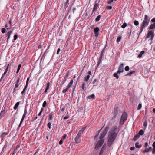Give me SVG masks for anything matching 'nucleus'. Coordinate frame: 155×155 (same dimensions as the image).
<instances>
[{"label":"nucleus","mask_w":155,"mask_h":155,"mask_svg":"<svg viewBox=\"0 0 155 155\" xmlns=\"http://www.w3.org/2000/svg\"><path fill=\"white\" fill-rule=\"evenodd\" d=\"M81 136H79V135H77L76 136V137L74 139V140L75 141V142L77 143H80L81 142Z\"/></svg>","instance_id":"6e6552de"},{"label":"nucleus","mask_w":155,"mask_h":155,"mask_svg":"<svg viewBox=\"0 0 155 155\" xmlns=\"http://www.w3.org/2000/svg\"><path fill=\"white\" fill-rule=\"evenodd\" d=\"M140 137V136L139 135V134H137L135 136L133 139V141H135L137 140Z\"/></svg>","instance_id":"ddd939ff"},{"label":"nucleus","mask_w":155,"mask_h":155,"mask_svg":"<svg viewBox=\"0 0 155 155\" xmlns=\"http://www.w3.org/2000/svg\"><path fill=\"white\" fill-rule=\"evenodd\" d=\"M141 107H142V104L141 103H140V104H139L138 105L137 109L138 110H140L141 109Z\"/></svg>","instance_id":"e433bc0d"},{"label":"nucleus","mask_w":155,"mask_h":155,"mask_svg":"<svg viewBox=\"0 0 155 155\" xmlns=\"http://www.w3.org/2000/svg\"><path fill=\"white\" fill-rule=\"evenodd\" d=\"M68 74H67L66 75H65V76L64 77L63 79V81L61 84V85H62L67 80V78L68 77Z\"/></svg>","instance_id":"9b49d317"},{"label":"nucleus","mask_w":155,"mask_h":155,"mask_svg":"<svg viewBox=\"0 0 155 155\" xmlns=\"http://www.w3.org/2000/svg\"><path fill=\"white\" fill-rule=\"evenodd\" d=\"M104 125H104L101 129H100V130H99L97 131V132L96 133V135H95V136L94 137V138L95 139L96 138V137L98 136V135H99V134L100 131H101V130L104 127Z\"/></svg>","instance_id":"4468645a"},{"label":"nucleus","mask_w":155,"mask_h":155,"mask_svg":"<svg viewBox=\"0 0 155 155\" xmlns=\"http://www.w3.org/2000/svg\"><path fill=\"white\" fill-rule=\"evenodd\" d=\"M18 38V35H15L14 36V40H15Z\"/></svg>","instance_id":"6e6d98bb"},{"label":"nucleus","mask_w":155,"mask_h":155,"mask_svg":"<svg viewBox=\"0 0 155 155\" xmlns=\"http://www.w3.org/2000/svg\"><path fill=\"white\" fill-rule=\"evenodd\" d=\"M134 24L136 26H137L139 24V22L137 20H135L134 21Z\"/></svg>","instance_id":"a19ab883"},{"label":"nucleus","mask_w":155,"mask_h":155,"mask_svg":"<svg viewBox=\"0 0 155 155\" xmlns=\"http://www.w3.org/2000/svg\"><path fill=\"white\" fill-rule=\"evenodd\" d=\"M2 32L3 33H5L6 31V29L4 28H2L1 30Z\"/></svg>","instance_id":"49530a36"},{"label":"nucleus","mask_w":155,"mask_h":155,"mask_svg":"<svg viewBox=\"0 0 155 155\" xmlns=\"http://www.w3.org/2000/svg\"><path fill=\"white\" fill-rule=\"evenodd\" d=\"M39 149H38L37 150H36V152H35V153L34 154V155H36L37 153H38V152L39 151Z\"/></svg>","instance_id":"e2e57ef3"},{"label":"nucleus","mask_w":155,"mask_h":155,"mask_svg":"<svg viewBox=\"0 0 155 155\" xmlns=\"http://www.w3.org/2000/svg\"><path fill=\"white\" fill-rule=\"evenodd\" d=\"M127 26V24L125 22L123 23V25L121 26V27L122 28H124Z\"/></svg>","instance_id":"79ce46f5"},{"label":"nucleus","mask_w":155,"mask_h":155,"mask_svg":"<svg viewBox=\"0 0 155 155\" xmlns=\"http://www.w3.org/2000/svg\"><path fill=\"white\" fill-rule=\"evenodd\" d=\"M152 146L153 147V148H155V141L153 143Z\"/></svg>","instance_id":"774afa93"},{"label":"nucleus","mask_w":155,"mask_h":155,"mask_svg":"<svg viewBox=\"0 0 155 155\" xmlns=\"http://www.w3.org/2000/svg\"><path fill=\"white\" fill-rule=\"evenodd\" d=\"M101 146L98 143H97L95 146V149L96 150H97Z\"/></svg>","instance_id":"473e14b6"},{"label":"nucleus","mask_w":155,"mask_h":155,"mask_svg":"<svg viewBox=\"0 0 155 155\" xmlns=\"http://www.w3.org/2000/svg\"><path fill=\"white\" fill-rule=\"evenodd\" d=\"M86 128V127L82 128L81 130H79L77 134L78 135H79V136H81V135L82 134V133L84 130Z\"/></svg>","instance_id":"f8f14e48"},{"label":"nucleus","mask_w":155,"mask_h":155,"mask_svg":"<svg viewBox=\"0 0 155 155\" xmlns=\"http://www.w3.org/2000/svg\"><path fill=\"white\" fill-rule=\"evenodd\" d=\"M127 113L125 112L123 113L121 117L120 124L121 125L124 124V122L127 120Z\"/></svg>","instance_id":"39448f33"},{"label":"nucleus","mask_w":155,"mask_h":155,"mask_svg":"<svg viewBox=\"0 0 155 155\" xmlns=\"http://www.w3.org/2000/svg\"><path fill=\"white\" fill-rule=\"evenodd\" d=\"M117 128L116 126H114L110 130V133L108 135L107 145L109 147L111 146L116 138L117 133L116 132V130Z\"/></svg>","instance_id":"f257e3e1"},{"label":"nucleus","mask_w":155,"mask_h":155,"mask_svg":"<svg viewBox=\"0 0 155 155\" xmlns=\"http://www.w3.org/2000/svg\"><path fill=\"white\" fill-rule=\"evenodd\" d=\"M147 120H145L144 123H143V126L146 127L147 126Z\"/></svg>","instance_id":"de8ad7c7"},{"label":"nucleus","mask_w":155,"mask_h":155,"mask_svg":"<svg viewBox=\"0 0 155 155\" xmlns=\"http://www.w3.org/2000/svg\"><path fill=\"white\" fill-rule=\"evenodd\" d=\"M49 47H50V46H48V47L47 49L46 50V51H45V53H44V55H45V54H46L48 52V50L49 49Z\"/></svg>","instance_id":"8fccbe9b"},{"label":"nucleus","mask_w":155,"mask_h":155,"mask_svg":"<svg viewBox=\"0 0 155 155\" xmlns=\"http://www.w3.org/2000/svg\"><path fill=\"white\" fill-rule=\"evenodd\" d=\"M20 84L18 83H16V84L15 85V87L14 89L13 93H15L16 91L18 90V87L19 86Z\"/></svg>","instance_id":"1a4fd4ad"},{"label":"nucleus","mask_w":155,"mask_h":155,"mask_svg":"<svg viewBox=\"0 0 155 155\" xmlns=\"http://www.w3.org/2000/svg\"><path fill=\"white\" fill-rule=\"evenodd\" d=\"M20 102H18L16 103L13 107L14 110H16L17 109L18 107L20 104Z\"/></svg>","instance_id":"aec40b11"},{"label":"nucleus","mask_w":155,"mask_h":155,"mask_svg":"<svg viewBox=\"0 0 155 155\" xmlns=\"http://www.w3.org/2000/svg\"><path fill=\"white\" fill-rule=\"evenodd\" d=\"M73 83V80H71L69 83L68 84L66 88L65 89H63L62 91V92L65 93L68 91V90L72 86Z\"/></svg>","instance_id":"423d86ee"},{"label":"nucleus","mask_w":155,"mask_h":155,"mask_svg":"<svg viewBox=\"0 0 155 155\" xmlns=\"http://www.w3.org/2000/svg\"><path fill=\"white\" fill-rule=\"evenodd\" d=\"M63 140H60L59 142V144L60 145H61L62 144Z\"/></svg>","instance_id":"338daca9"},{"label":"nucleus","mask_w":155,"mask_h":155,"mask_svg":"<svg viewBox=\"0 0 155 155\" xmlns=\"http://www.w3.org/2000/svg\"><path fill=\"white\" fill-rule=\"evenodd\" d=\"M25 117H24L22 116L21 120L20 122V123H21V124H22V123L24 121V119Z\"/></svg>","instance_id":"603ef678"},{"label":"nucleus","mask_w":155,"mask_h":155,"mask_svg":"<svg viewBox=\"0 0 155 155\" xmlns=\"http://www.w3.org/2000/svg\"><path fill=\"white\" fill-rule=\"evenodd\" d=\"M129 67L128 66H127L125 68V70L126 71H128L129 70Z\"/></svg>","instance_id":"09e8293b"},{"label":"nucleus","mask_w":155,"mask_h":155,"mask_svg":"<svg viewBox=\"0 0 155 155\" xmlns=\"http://www.w3.org/2000/svg\"><path fill=\"white\" fill-rule=\"evenodd\" d=\"M50 85V83L49 82H48L47 83V86H46L45 90V91H44L45 93H46V92H47V90L49 88Z\"/></svg>","instance_id":"4be33fe9"},{"label":"nucleus","mask_w":155,"mask_h":155,"mask_svg":"<svg viewBox=\"0 0 155 155\" xmlns=\"http://www.w3.org/2000/svg\"><path fill=\"white\" fill-rule=\"evenodd\" d=\"M5 75H4V74H3L2 75V76L1 78V79H0V82L1 81V80H2V79H3L4 78V76Z\"/></svg>","instance_id":"052dcab7"},{"label":"nucleus","mask_w":155,"mask_h":155,"mask_svg":"<svg viewBox=\"0 0 155 155\" xmlns=\"http://www.w3.org/2000/svg\"><path fill=\"white\" fill-rule=\"evenodd\" d=\"M12 31H8L7 34H6V37H7V41H8V39L10 38V35L12 33Z\"/></svg>","instance_id":"9d476101"},{"label":"nucleus","mask_w":155,"mask_h":155,"mask_svg":"<svg viewBox=\"0 0 155 155\" xmlns=\"http://www.w3.org/2000/svg\"><path fill=\"white\" fill-rule=\"evenodd\" d=\"M100 30L99 27H97L94 29V32L95 34V36L96 37H97L99 35V31Z\"/></svg>","instance_id":"0eeeda50"},{"label":"nucleus","mask_w":155,"mask_h":155,"mask_svg":"<svg viewBox=\"0 0 155 155\" xmlns=\"http://www.w3.org/2000/svg\"><path fill=\"white\" fill-rule=\"evenodd\" d=\"M145 52L144 51H142L138 55V57L139 58H140L142 57V55Z\"/></svg>","instance_id":"a878e982"},{"label":"nucleus","mask_w":155,"mask_h":155,"mask_svg":"<svg viewBox=\"0 0 155 155\" xmlns=\"http://www.w3.org/2000/svg\"><path fill=\"white\" fill-rule=\"evenodd\" d=\"M151 21L154 23H155V18L152 19L151 20Z\"/></svg>","instance_id":"bf43d9fd"},{"label":"nucleus","mask_w":155,"mask_h":155,"mask_svg":"<svg viewBox=\"0 0 155 155\" xmlns=\"http://www.w3.org/2000/svg\"><path fill=\"white\" fill-rule=\"evenodd\" d=\"M20 146L19 145H18L16 146L15 148V149H14V150L13 151V153H16L17 151L18 150V149L20 148Z\"/></svg>","instance_id":"412c9836"},{"label":"nucleus","mask_w":155,"mask_h":155,"mask_svg":"<svg viewBox=\"0 0 155 155\" xmlns=\"http://www.w3.org/2000/svg\"><path fill=\"white\" fill-rule=\"evenodd\" d=\"M150 18L147 15H144V20L140 25L139 32V34L143 31L144 29L146 27L149 25L150 22Z\"/></svg>","instance_id":"f03ea898"},{"label":"nucleus","mask_w":155,"mask_h":155,"mask_svg":"<svg viewBox=\"0 0 155 155\" xmlns=\"http://www.w3.org/2000/svg\"><path fill=\"white\" fill-rule=\"evenodd\" d=\"M60 51V49L59 48H58V50H57V54H59V52Z\"/></svg>","instance_id":"69168bd1"},{"label":"nucleus","mask_w":155,"mask_h":155,"mask_svg":"<svg viewBox=\"0 0 155 155\" xmlns=\"http://www.w3.org/2000/svg\"><path fill=\"white\" fill-rule=\"evenodd\" d=\"M85 84L84 83H83L82 85V88L83 90H84L85 88Z\"/></svg>","instance_id":"5fc2aeb1"},{"label":"nucleus","mask_w":155,"mask_h":155,"mask_svg":"<svg viewBox=\"0 0 155 155\" xmlns=\"http://www.w3.org/2000/svg\"><path fill=\"white\" fill-rule=\"evenodd\" d=\"M90 76L89 75H87L86 77H85L84 78V81H86V82L88 83V80L90 78Z\"/></svg>","instance_id":"c756f323"},{"label":"nucleus","mask_w":155,"mask_h":155,"mask_svg":"<svg viewBox=\"0 0 155 155\" xmlns=\"http://www.w3.org/2000/svg\"><path fill=\"white\" fill-rule=\"evenodd\" d=\"M101 139V140H99L98 141V143L99 144V145H100L101 146H102L104 143V140L103 139Z\"/></svg>","instance_id":"393cba45"},{"label":"nucleus","mask_w":155,"mask_h":155,"mask_svg":"<svg viewBox=\"0 0 155 155\" xmlns=\"http://www.w3.org/2000/svg\"><path fill=\"white\" fill-rule=\"evenodd\" d=\"M124 64H123L122 63L121 64H120V65L119 66L118 68V70L117 71V72L114 73V77H116L117 79H118L119 78V77L117 75V74H120V73L123 72L124 71Z\"/></svg>","instance_id":"7ed1b4c3"},{"label":"nucleus","mask_w":155,"mask_h":155,"mask_svg":"<svg viewBox=\"0 0 155 155\" xmlns=\"http://www.w3.org/2000/svg\"><path fill=\"white\" fill-rule=\"evenodd\" d=\"M87 98L89 99H94L95 98V96L94 94H92L88 96Z\"/></svg>","instance_id":"dca6fc26"},{"label":"nucleus","mask_w":155,"mask_h":155,"mask_svg":"<svg viewBox=\"0 0 155 155\" xmlns=\"http://www.w3.org/2000/svg\"><path fill=\"white\" fill-rule=\"evenodd\" d=\"M8 134V133L7 132H4L1 135V137L2 138H3L4 137H5V136L7 135Z\"/></svg>","instance_id":"c85d7f7f"},{"label":"nucleus","mask_w":155,"mask_h":155,"mask_svg":"<svg viewBox=\"0 0 155 155\" xmlns=\"http://www.w3.org/2000/svg\"><path fill=\"white\" fill-rule=\"evenodd\" d=\"M147 34H148V35L149 34L151 36L154 35L153 32H152V31H148V32L147 33Z\"/></svg>","instance_id":"ea45409f"},{"label":"nucleus","mask_w":155,"mask_h":155,"mask_svg":"<svg viewBox=\"0 0 155 155\" xmlns=\"http://www.w3.org/2000/svg\"><path fill=\"white\" fill-rule=\"evenodd\" d=\"M27 113V110L26 106H25L24 109V112L23 116L25 117Z\"/></svg>","instance_id":"b1692460"},{"label":"nucleus","mask_w":155,"mask_h":155,"mask_svg":"<svg viewBox=\"0 0 155 155\" xmlns=\"http://www.w3.org/2000/svg\"><path fill=\"white\" fill-rule=\"evenodd\" d=\"M109 129V127L108 126H107L105 128V129L103 131L107 133Z\"/></svg>","instance_id":"2f4dec72"},{"label":"nucleus","mask_w":155,"mask_h":155,"mask_svg":"<svg viewBox=\"0 0 155 155\" xmlns=\"http://www.w3.org/2000/svg\"><path fill=\"white\" fill-rule=\"evenodd\" d=\"M9 64H8V66H7L6 69H5V71L4 73V75H5L7 73L8 70V67H9Z\"/></svg>","instance_id":"72a5a7b5"},{"label":"nucleus","mask_w":155,"mask_h":155,"mask_svg":"<svg viewBox=\"0 0 155 155\" xmlns=\"http://www.w3.org/2000/svg\"><path fill=\"white\" fill-rule=\"evenodd\" d=\"M44 109L43 108H41V111L38 114V116H40L41 115V114L43 112Z\"/></svg>","instance_id":"4c0bfd02"},{"label":"nucleus","mask_w":155,"mask_h":155,"mask_svg":"<svg viewBox=\"0 0 155 155\" xmlns=\"http://www.w3.org/2000/svg\"><path fill=\"white\" fill-rule=\"evenodd\" d=\"M109 129V127L108 126H107L105 128V129L103 131L107 133Z\"/></svg>","instance_id":"7c9ffc66"},{"label":"nucleus","mask_w":155,"mask_h":155,"mask_svg":"<svg viewBox=\"0 0 155 155\" xmlns=\"http://www.w3.org/2000/svg\"><path fill=\"white\" fill-rule=\"evenodd\" d=\"M113 0H109L108 2V4H111L113 1Z\"/></svg>","instance_id":"680f3d73"},{"label":"nucleus","mask_w":155,"mask_h":155,"mask_svg":"<svg viewBox=\"0 0 155 155\" xmlns=\"http://www.w3.org/2000/svg\"><path fill=\"white\" fill-rule=\"evenodd\" d=\"M101 18V15H98L97 18H95V20L97 22L99 21Z\"/></svg>","instance_id":"cd10ccee"},{"label":"nucleus","mask_w":155,"mask_h":155,"mask_svg":"<svg viewBox=\"0 0 155 155\" xmlns=\"http://www.w3.org/2000/svg\"><path fill=\"white\" fill-rule=\"evenodd\" d=\"M26 91V90H25V89H23V91H22V92H21V94L22 95H23L25 93V92Z\"/></svg>","instance_id":"4d7b16f0"},{"label":"nucleus","mask_w":155,"mask_h":155,"mask_svg":"<svg viewBox=\"0 0 155 155\" xmlns=\"http://www.w3.org/2000/svg\"><path fill=\"white\" fill-rule=\"evenodd\" d=\"M148 28L150 29H152L153 28H155V23L151 24Z\"/></svg>","instance_id":"f3484780"},{"label":"nucleus","mask_w":155,"mask_h":155,"mask_svg":"<svg viewBox=\"0 0 155 155\" xmlns=\"http://www.w3.org/2000/svg\"><path fill=\"white\" fill-rule=\"evenodd\" d=\"M121 38V37H119L117 38V43L119 42L120 41Z\"/></svg>","instance_id":"a18cd8bd"},{"label":"nucleus","mask_w":155,"mask_h":155,"mask_svg":"<svg viewBox=\"0 0 155 155\" xmlns=\"http://www.w3.org/2000/svg\"><path fill=\"white\" fill-rule=\"evenodd\" d=\"M21 78V77L20 75L19 77H18L17 80L16 81V83H19V81L20 80V79Z\"/></svg>","instance_id":"58836bf2"},{"label":"nucleus","mask_w":155,"mask_h":155,"mask_svg":"<svg viewBox=\"0 0 155 155\" xmlns=\"http://www.w3.org/2000/svg\"><path fill=\"white\" fill-rule=\"evenodd\" d=\"M53 114H54L53 112H51L50 113L48 116L49 120H52L53 119Z\"/></svg>","instance_id":"a211bd4d"},{"label":"nucleus","mask_w":155,"mask_h":155,"mask_svg":"<svg viewBox=\"0 0 155 155\" xmlns=\"http://www.w3.org/2000/svg\"><path fill=\"white\" fill-rule=\"evenodd\" d=\"M149 151V150L148 149L146 148L144 150L143 152L144 153H147Z\"/></svg>","instance_id":"3c124183"},{"label":"nucleus","mask_w":155,"mask_h":155,"mask_svg":"<svg viewBox=\"0 0 155 155\" xmlns=\"http://www.w3.org/2000/svg\"><path fill=\"white\" fill-rule=\"evenodd\" d=\"M98 7V5L97 4H95L92 10V14L93 12L96 11Z\"/></svg>","instance_id":"6ab92c4d"},{"label":"nucleus","mask_w":155,"mask_h":155,"mask_svg":"<svg viewBox=\"0 0 155 155\" xmlns=\"http://www.w3.org/2000/svg\"><path fill=\"white\" fill-rule=\"evenodd\" d=\"M96 82H97V80L96 79H95L93 81V84H95Z\"/></svg>","instance_id":"0e129e2a"},{"label":"nucleus","mask_w":155,"mask_h":155,"mask_svg":"<svg viewBox=\"0 0 155 155\" xmlns=\"http://www.w3.org/2000/svg\"><path fill=\"white\" fill-rule=\"evenodd\" d=\"M144 133V131H143V130H140L138 134H139V135H142Z\"/></svg>","instance_id":"bb28decb"},{"label":"nucleus","mask_w":155,"mask_h":155,"mask_svg":"<svg viewBox=\"0 0 155 155\" xmlns=\"http://www.w3.org/2000/svg\"><path fill=\"white\" fill-rule=\"evenodd\" d=\"M112 7L111 6H107L106 7V9L107 10H110L112 9Z\"/></svg>","instance_id":"c03bdc74"},{"label":"nucleus","mask_w":155,"mask_h":155,"mask_svg":"<svg viewBox=\"0 0 155 155\" xmlns=\"http://www.w3.org/2000/svg\"><path fill=\"white\" fill-rule=\"evenodd\" d=\"M104 150V148H102L100 151L99 155H102Z\"/></svg>","instance_id":"f704fd0d"},{"label":"nucleus","mask_w":155,"mask_h":155,"mask_svg":"<svg viewBox=\"0 0 155 155\" xmlns=\"http://www.w3.org/2000/svg\"><path fill=\"white\" fill-rule=\"evenodd\" d=\"M107 133L104 132L103 131V132L102 133V134H101L100 137V139H102L104 138V137H105V136L106 135Z\"/></svg>","instance_id":"2eb2a0df"},{"label":"nucleus","mask_w":155,"mask_h":155,"mask_svg":"<svg viewBox=\"0 0 155 155\" xmlns=\"http://www.w3.org/2000/svg\"><path fill=\"white\" fill-rule=\"evenodd\" d=\"M51 124L50 122H49L48 124V127L49 129H50L51 128Z\"/></svg>","instance_id":"864d4df0"},{"label":"nucleus","mask_w":155,"mask_h":155,"mask_svg":"<svg viewBox=\"0 0 155 155\" xmlns=\"http://www.w3.org/2000/svg\"><path fill=\"white\" fill-rule=\"evenodd\" d=\"M102 56H103L102 52L101 54V55H100V58H99L100 61H101V59L102 58Z\"/></svg>","instance_id":"13d9d810"},{"label":"nucleus","mask_w":155,"mask_h":155,"mask_svg":"<svg viewBox=\"0 0 155 155\" xmlns=\"http://www.w3.org/2000/svg\"><path fill=\"white\" fill-rule=\"evenodd\" d=\"M21 64H19L18 65V68H17V71L16 72L17 74H18V73L19 72V71L20 70V68L21 67Z\"/></svg>","instance_id":"c9c22d12"},{"label":"nucleus","mask_w":155,"mask_h":155,"mask_svg":"<svg viewBox=\"0 0 155 155\" xmlns=\"http://www.w3.org/2000/svg\"><path fill=\"white\" fill-rule=\"evenodd\" d=\"M139 143H138V142H137L135 143V146L136 148H140L141 147L142 145H139Z\"/></svg>","instance_id":"5701e85b"},{"label":"nucleus","mask_w":155,"mask_h":155,"mask_svg":"<svg viewBox=\"0 0 155 155\" xmlns=\"http://www.w3.org/2000/svg\"><path fill=\"white\" fill-rule=\"evenodd\" d=\"M119 114H120V111L118 107L117 106L115 107L114 111L112 112L113 116L111 118V120H114Z\"/></svg>","instance_id":"20e7f679"},{"label":"nucleus","mask_w":155,"mask_h":155,"mask_svg":"<svg viewBox=\"0 0 155 155\" xmlns=\"http://www.w3.org/2000/svg\"><path fill=\"white\" fill-rule=\"evenodd\" d=\"M47 104V103L46 101H45L44 102H43V104H42V106H43V107H45Z\"/></svg>","instance_id":"37998d69"}]
</instances>
